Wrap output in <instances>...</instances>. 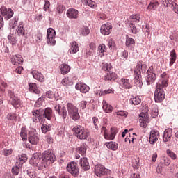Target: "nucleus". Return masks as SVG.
Here are the masks:
<instances>
[{"instance_id":"nucleus-1","label":"nucleus","mask_w":178,"mask_h":178,"mask_svg":"<svg viewBox=\"0 0 178 178\" xmlns=\"http://www.w3.org/2000/svg\"><path fill=\"white\" fill-rule=\"evenodd\" d=\"M161 83H157L156 86V90L154 92V101L155 102H162L165 99V90L163 88L168 87L169 81V75L166 72H163L161 75Z\"/></svg>"},{"instance_id":"nucleus-2","label":"nucleus","mask_w":178,"mask_h":178,"mask_svg":"<svg viewBox=\"0 0 178 178\" xmlns=\"http://www.w3.org/2000/svg\"><path fill=\"white\" fill-rule=\"evenodd\" d=\"M72 131L75 134L76 137L79 140H87V138L90 137V132L88 130L80 125L75 126L72 129Z\"/></svg>"},{"instance_id":"nucleus-3","label":"nucleus","mask_w":178,"mask_h":178,"mask_svg":"<svg viewBox=\"0 0 178 178\" xmlns=\"http://www.w3.org/2000/svg\"><path fill=\"white\" fill-rule=\"evenodd\" d=\"M30 165L35 168H38L41 170L44 168V161H42V155L41 153H35L29 161Z\"/></svg>"},{"instance_id":"nucleus-4","label":"nucleus","mask_w":178,"mask_h":178,"mask_svg":"<svg viewBox=\"0 0 178 178\" xmlns=\"http://www.w3.org/2000/svg\"><path fill=\"white\" fill-rule=\"evenodd\" d=\"M42 159L43 161L44 168H47L51 163H54L56 161L55 154L51 151H45L42 155Z\"/></svg>"},{"instance_id":"nucleus-5","label":"nucleus","mask_w":178,"mask_h":178,"mask_svg":"<svg viewBox=\"0 0 178 178\" xmlns=\"http://www.w3.org/2000/svg\"><path fill=\"white\" fill-rule=\"evenodd\" d=\"M67 109L68 112V115L72 118V120H79L80 119V114H79V108L76 107L72 103L67 104Z\"/></svg>"},{"instance_id":"nucleus-6","label":"nucleus","mask_w":178,"mask_h":178,"mask_svg":"<svg viewBox=\"0 0 178 178\" xmlns=\"http://www.w3.org/2000/svg\"><path fill=\"white\" fill-rule=\"evenodd\" d=\"M141 65H140V62L138 63L136 69L134 70V84L136 87H138L140 90L143 87V81L140 78V74H141Z\"/></svg>"},{"instance_id":"nucleus-7","label":"nucleus","mask_w":178,"mask_h":178,"mask_svg":"<svg viewBox=\"0 0 178 178\" xmlns=\"http://www.w3.org/2000/svg\"><path fill=\"white\" fill-rule=\"evenodd\" d=\"M112 171L109 169H106L105 166L98 164L95 167V174L98 177H101V176H105V175H111Z\"/></svg>"},{"instance_id":"nucleus-8","label":"nucleus","mask_w":178,"mask_h":178,"mask_svg":"<svg viewBox=\"0 0 178 178\" xmlns=\"http://www.w3.org/2000/svg\"><path fill=\"white\" fill-rule=\"evenodd\" d=\"M56 35V32L54 29L49 28L47 29V42L48 45H55V44H56V41L55 40Z\"/></svg>"},{"instance_id":"nucleus-9","label":"nucleus","mask_w":178,"mask_h":178,"mask_svg":"<svg viewBox=\"0 0 178 178\" xmlns=\"http://www.w3.org/2000/svg\"><path fill=\"white\" fill-rule=\"evenodd\" d=\"M67 170L74 177L79 176V167L77 166V163L74 161L70 162L67 164Z\"/></svg>"},{"instance_id":"nucleus-10","label":"nucleus","mask_w":178,"mask_h":178,"mask_svg":"<svg viewBox=\"0 0 178 178\" xmlns=\"http://www.w3.org/2000/svg\"><path fill=\"white\" fill-rule=\"evenodd\" d=\"M0 13L2 16H4V18L6 19V20L12 19L14 15L13 10L11 8H7L5 6H3L0 8Z\"/></svg>"},{"instance_id":"nucleus-11","label":"nucleus","mask_w":178,"mask_h":178,"mask_svg":"<svg viewBox=\"0 0 178 178\" xmlns=\"http://www.w3.org/2000/svg\"><path fill=\"white\" fill-rule=\"evenodd\" d=\"M112 32V24L107 22L102 25L100 33L102 35H109Z\"/></svg>"},{"instance_id":"nucleus-12","label":"nucleus","mask_w":178,"mask_h":178,"mask_svg":"<svg viewBox=\"0 0 178 178\" xmlns=\"http://www.w3.org/2000/svg\"><path fill=\"white\" fill-rule=\"evenodd\" d=\"M28 140L31 144L33 145H37L40 141V137H38V134L35 133L34 131H31L29 132V136Z\"/></svg>"},{"instance_id":"nucleus-13","label":"nucleus","mask_w":178,"mask_h":178,"mask_svg":"<svg viewBox=\"0 0 178 178\" xmlns=\"http://www.w3.org/2000/svg\"><path fill=\"white\" fill-rule=\"evenodd\" d=\"M32 114L33 115V122L35 123H42L43 119H42V109L39 110H35L32 112Z\"/></svg>"},{"instance_id":"nucleus-14","label":"nucleus","mask_w":178,"mask_h":178,"mask_svg":"<svg viewBox=\"0 0 178 178\" xmlns=\"http://www.w3.org/2000/svg\"><path fill=\"white\" fill-rule=\"evenodd\" d=\"M158 138H159V132L156 130H152L150 131V136H149V143L152 145L158 141Z\"/></svg>"},{"instance_id":"nucleus-15","label":"nucleus","mask_w":178,"mask_h":178,"mask_svg":"<svg viewBox=\"0 0 178 178\" xmlns=\"http://www.w3.org/2000/svg\"><path fill=\"white\" fill-rule=\"evenodd\" d=\"M76 90L81 91L82 93L86 94L90 91V86L83 83H78L75 86Z\"/></svg>"},{"instance_id":"nucleus-16","label":"nucleus","mask_w":178,"mask_h":178,"mask_svg":"<svg viewBox=\"0 0 178 178\" xmlns=\"http://www.w3.org/2000/svg\"><path fill=\"white\" fill-rule=\"evenodd\" d=\"M79 165L85 172L90 170V163L88 162V159L86 157L81 158L79 161Z\"/></svg>"},{"instance_id":"nucleus-17","label":"nucleus","mask_w":178,"mask_h":178,"mask_svg":"<svg viewBox=\"0 0 178 178\" xmlns=\"http://www.w3.org/2000/svg\"><path fill=\"white\" fill-rule=\"evenodd\" d=\"M42 119L45 118L47 120H51L53 116L52 108L47 107L44 110L42 109Z\"/></svg>"},{"instance_id":"nucleus-18","label":"nucleus","mask_w":178,"mask_h":178,"mask_svg":"<svg viewBox=\"0 0 178 178\" xmlns=\"http://www.w3.org/2000/svg\"><path fill=\"white\" fill-rule=\"evenodd\" d=\"M31 74L33 75V77L35 79V80H38L40 83H44L45 81V77L41 72L37 71V70H33L31 72Z\"/></svg>"},{"instance_id":"nucleus-19","label":"nucleus","mask_w":178,"mask_h":178,"mask_svg":"<svg viewBox=\"0 0 178 178\" xmlns=\"http://www.w3.org/2000/svg\"><path fill=\"white\" fill-rule=\"evenodd\" d=\"M66 15L69 19H77V17H79V10L74 8H70L67 10Z\"/></svg>"},{"instance_id":"nucleus-20","label":"nucleus","mask_w":178,"mask_h":178,"mask_svg":"<svg viewBox=\"0 0 178 178\" xmlns=\"http://www.w3.org/2000/svg\"><path fill=\"white\" fill-rule=\"evenodd\" d=\"M125 45L129 49L131 50L134 48V45H136V40L133 38H129V35H126Z\"/></svg>"},{"instance_id":"nucleus-21","label":"nucleus","mask_w":178,"mask_h":178,"mask_svg":"<svg viewBox=\"0 0 178 178\" xmlns=\"http://www.w3.org/2000/svg\"><path fill=\"white\" fill-rule=\"evenodd\" d=\"M11 63L14 65L19 66L23 63V58L21 56H13L11 57Z\"/></svg>"},{"instance_id":"nucleus-22","label":"nucleus","mask_w":178,"mask_h":178,"mask_svg":"<svg viewBox=\"0 0 178 178\" xmlns=\"http://www.w3.org/2000/svg\"><path fill=\"white\" fill-rule=\"evenodd\" d=\"M87 148H88L87 144L83 143L76 148V152L81 154L82 156H84L87 154Z\"/></svg>"},{"instance_id":"nucleus-23","label":"nucleus","mask_w":178,"mask_h":178,"mask_svg":"<svg viewBox=\"0 0 178 178\" xmlns=\"http://www.w3.org/2000/svg\"><path fill=\"white\" fill-rule=\"evenodd\" d=\"M58 115L63 122L69 120V115H67V110H66L65 107H62L61 111L58 113Z\"/></svg>"},{"instance_id":"nucleus-24","label":"nucleus","mask_w":178,"mask_h":178,"mask_svg":"<svg viewBox=\"0 0 178 178\" xmlns=\"http://www.w3.org/2000/svg\"><path fill=\"white\" fill-rule=\"evenodd\" d=\"M170 138H172V129H167L164 131L163 141H164V143H168Z\"/></svg>"},{"instance_id":"nucleus-25","label":"nucleus","mask_w":178,"mask_h":178,"mask_svg":"<svg viewBox=\"0 0 178 178\" xmlns=\"http://www.w3.org/2000/svg\"><path fill=\"white\" fill-rule=\"evenodd\" d=\"M145 80L147 86H149L152 84V83H155V80H156V74L151 73L147 74Z\"/></svg>"},{"instance_id":"nucleus-26","label":"nucleus","mask_w":178,"mask_h":178,"mask_svg":"<svg viewBox=\"0 0 178 178\" xmlns=\"http://www.w3.org/2000/svg\"><path fill=\"white\" fill-rule=\"evenodd\" d=\"M17 35L19 37H24L26 34V31L24 30V24H23V22H20L19 26L17 29Z\"/></svg>"},{"instance_id":"nucleus-27","label":"nucleus","mask_w":178,"mask_h":178,"mask_svg":"<svg viewBox=\"0 0 178 178\" xmlns=\"http://www.w3.org/2000/svg\"><path fill=\"white\" fill-rule=\"evenodd\" d=\"M118 79V75H116V73L113 72H110L109 73H107L106 75L104 76V80L106 81H115Z\"/></svg>"},{"instance_id":"nucleus-28","label":"nucleus","mask_w":178,"mask_h":178,"mask_svg":"<svg viewBox=\"0 0 178 178\" xmlns=\"http://www.w3.org/2000/svg\"><path fill=\"white\" fill-rule=\"evenodd\" d=\"M10 102L14 108H20L22 106V100L17 97H13Z\"/></svg>"},{"instance_id":"nucleus-29","label":"nucleus","mask_w":178,"mask_h":178,"mask_svg":"<svg viewBox=\"0 0 178 178\" xmlns=\"http://www.w3.org/2000/svg\"><path fill=\"white\" fill-rule=\"evenodd\" d=\"M120 86L122 88H131L130 81L127 79L122 78L120 81Z\"/></svg>"},{"instance_id":"nucleus-30","label":"nucleus","mask_w":178,"mask_h":178,"mask_svg":"<svg viewBox=\"0 0 178 178\" xmlns=\"http://www.w3.org/2000/svg\"><path fill=\"white\" fill-rule=\"evenodd\" d=\"M105 145L108 148V149H111L112 151H116L118 148L119 147V145L116 143L115 142H106L105 143Z\"/></svg>"},{"instance_id":"nucleus-31","label":"nucleus","mask_w":178,"mask_h":178,"mask_svg":"<svg viewBox=\"0 0 178 178\" xmlns=\"http://www.w3.org/2000/svg\"><path fill=\"white\" fill-rule=\"evenodd\" d=\"M70 54H76L79 52V44L76 42H72L70 43V47L69 50Z\"/></svg>"},{"instance_id":"nucleus-32","label":"nucleus","mask_w":178,"mask_h":178,"mask_svg":"<svg viewBox=\"0 0 178 178\" xmlns=\"http://www.w3.org/2000/svg\"><path fill=\"white\" fill-rule=\"evenodd\" d=\"M102 105L103 110L106 112V113H111V112H112L113 108L112 107V106L109 105V104H108L106 101L104 100L102 102Z\"/></svg>"},{"instance_id":"nucleus-33","label":"nucleus","mask_w":178,"mask_h":178,"mask_svg":"<svg viewBox=\"0 0 178 178\" xmlns=\"http://www.w3.org/2000/svg\"><path fill=\"white\" fill-rule=\"evenodd\" d=\"M116 134H118V128L113 127L111 129V134H108V137L106 140H114L115 137H116Z\"/></svg>"},{"instance_id":"nucleus-34","label":"nucleus","mask_w":178,"mask_h":178,"mask_svg":"<svg viewBox=\"0 0 178 178\" xmlns=\"http://www.w3.org/2000/svg\"><path fill=\"white\" fill-rule=\"evenodd\" d=\"M60 70L62 74H67V73L70 72V66H69L67 64H62L60 66Z\"/></svg>"},{"instance_id":"nucleus-35","label":"nucleus","mask_w":178,"mask_h":178,"mask_svg":"<svg viewBox=\"0 0 178 178\" xmlns=\"http://www.w3.org/2000/svg\"><path fill=\"white\" fill-rule=\"evenodd\" d=\"M29 90L31 91V92H34L35 94H40V90H38L36 83H29Z\"/></svg>"},{"instance_id":"nucleus-36","label":"nucleus","mask_w":178,"mask_h":178,"mask_svg":"<svg viewBox=\"0 0 178 178\" xmlns=\"http://www.w3.org/2000/svg\"><path fill=\"white\" fill-rule=\"evenodd\" d=\"M170 66H172L173 63H175V62H176V58H177V55H176V51L172 50L170 52Z\"/></svg>"},{"instance_id":"nucleus-37","label":"nucleus","mask_w":178,"mask_h":178,"mask_svg":"<svg viewBox=\"0 0 178 178\" xmlns=\"http://www.w3.org/2000/svg\"><path fill=\"white\" fill-rule=\"evenodd\" d=\"M80 33L83 37H87L90 34V29L88 26H83L81 29Z\"/></svg>"},{"instance_id":"nucleus-38","label":"nucleus","mask_w":178,"mask_h":178,"mask_svg":"<svg viewBox=\"0 0 178 178\" xmlns=\"http://www.w3.org/2000/svg\"><path fill=\"white\" fill-rule=\"evenodd\" d=\"M159 3H158V1H153L152 2H150V3L149 4L147 9H149V10H155V9H156V8H158Z\"/></svg>"},{"instance_id":"nucleus-39","label":"nucleus","mask_w":178,"mask_h":178,"mask_svg":"<svg viewBox=\"0 0 178 178\" xmlns=\"http://www.w3.org/2000/svg\"><path fill=\"white\" fill-rule=\"evenodd\" d=\"M20 137L22 140L27 141V130H26V128L22 127L21 129Z\"/></svg>"},{"instance_id":"nucleus-40","label":"nucleus","mask_w":178,"mask_h":178,"mask_svg":"<svg viewBox=\"0 0 178 178\" xmlns=\"http://www.w3.org/2000/svg\"><path fill=\"white\" fill-rule=\"evenodd\" d=\"M6 87H8V84L5 82L0 84V97H3L5 95V88Z\"/></svg>"},{"instance_id":"nucleus-41","label":"nucleus","mask_w":178,"mask_h":178,"mask_svg":"<svg viewBox=\"0 0 178 178\" xmlns=\"http://www.w3.org/2000/svg\"><path fill=\"white\" fill-rule=\"evenodd\" d=\"M140 127L145 129L147 124L149 123V119H139Z\"/></svg>"},{"instance_id":"nucleus-42","label":"nucleus","mask_w":178,"mask_h":178,"mask_svg":"<svg viewBox=\"0 0 178 178\" xmlns=\"http://www.w3.org/2000/svg\"><path fill=\"white\" fill-rule=\"evenodd\" d=\"M8 120H12L13 122H16L17 120V115L15 113H10L7 115Z\"/></svg>"},{"instance_id":"nucleus-43","label":"nucleus","mask_w":178,"mask_h":178,"mask_svg":"<svg viewBox=\"0 0 178 178\" xmlns=\"http://www.w3.org/2000/svg\"><path fill=\"white\" fill-rule=\"evenodd\" d=\"M17 22H19V17H15L13 19L10 21V27H11V29H15L17 25Z\"/></svg>"},{"instance_id":"nucleus-44","label":"nucleus","mask_w":178,"mask_h":178,"mask_svg":"<svg viewBox=\"0 0 178 178\" xmlns=\"http://www.w3.org/2000/svg\"><path fill=\"white\" fill-rule=\"evenodd\" d=\"M99 56L100 58H102L104 56V52H106V46L105 44H102L99 46Z\"/></svg>"},{"instance_id":"nucleus-45","label":"nucleus","mask_w":178,"mask_h":178,"mask_svg":"<svg viewBox=\"0 0 178 178\" xmlns=\"http://www.w3.org/2000/svg\"><path fill=\"white\" fill-rule=\"evenodd\" d=\"M131 101L134 105H139V104H141V98L138 96L133 97L131 99Z\"/></svg>"},{"instance_id":"nucleus-46","label":"nucleus","mask_w":178,"mask_h":178,"mask_svg":"<svg viewBox=\"0 0 178 178\" xmlns=\"http://www.w3.org/2000/svg\"><path fill=\"white\" fill-rule=\"evenodd\" d=\"M41 130H42V133H43V134H47V131H49L51 130V127L44 124L41 127Z\"/></svg>"},{"instance_id":"nucleus-47","label":"nucleus","mask_w":178,"mask_h":178,"mask_svg":"<svg viewBox=\"0 0 178 178\" xmlns=\"http://www.w3.org/2000/svg\"><path fill=\"white\" fill-rule=\"evenodd\" d=\"M45 101V97L42 96L41 97L38 98V99L36 101L35 105L38 107L40 108L42 105V102Z\"/></svg>"},{"instance_id":"nucleus-48","label":"nucleus","mask_w":178,"mask_h":178,"mask_svg":"<svg viewBox=\"0 0 178 178\" xmlns=\"http://www.w3.org/2000/svg\"><path fill=\"white\" fill-rule=\"evenodd\" d=\"M102 70L105 72H111V70H112V65H111V63H104L102 65Z\"/></svg>"},{"instance_id":"nucleus-49","label":"nucleus","mask_w":178,"mask_h":178,"mask_svg":"<svg viewBox=\"0 0 178 178\" xmlns=\"http://www.w3.org/2000/svg\"><path fill=\"white\" fill-rule=\"evenodd\" d=\"M27 175L31 178L37 177V172L34 170H27Z\"/></svg>"},{"instance_id":"nucleus-50","label":"nucleus","mask_w":178,"mask_h":178,"mask_svg":"<svg viewBox=\"0 0 178 178\" xmlns=\"http://www.w3.org/2000/svg\"><path fill=\"white\" fill-rule=\"evenodd\" d=\"M66 8L63 5H58L56 8V11L59 15H62L63 13L64 10H65Z\"/></svg>"},{"instance_id":"nucleus-51","label":"nucleus","mask_w":178,"mask_h":178,"mask_svg":"<svg viewBox=\"0 0 178 178\" xmlns=\"http://www.w3.org/2000/svg\"><path fill=\"white\" fill-rule=\"evenodd\" d=\"M46 96L50 99H56V97H55V93L51 90L46 92Z\"/></svg>"},{"instance_id":"nucleus-52","label":"nucleus","mask_w":178,"mask_h":178,"mask_svg":"<svg viewBox=\"0 0 178 178\" xmlns=\"http://www.w3.org/2000/svg\"><path fill=\"white\" fill-rule=\"evenodd\" d=\"M8 39L9 40V42L12 44V45H15V44H16V39L15 38V37L13 36V35L10 34L8 36Z\"/></svg>"},{"instance_id":"nucleus-53","label":"nucleus","mask_w":178,"mask_h":178,"mask_svg":"<svg viewBox=\"0 0 178 178\" xmlns=\"http://www.w3.org/2000/svg\"><path fill=\"white\" fill-rule=\"evenodd\" d=\"M167 155H168L171 159H176V158H177L176 154H175V152H172L170 149L167 150Z\"/></svg>"},{"instance_id":"nucleus-54","label":"nucleus","mask_w":178,"mask_h":178,"mask_svg":"<svg viewBox=\"0 0 178 178\" xmlns=\"http://www.w3.org/2000/svg\"><path fill=\"white\" fill-rule=\"evenodd\" d=\"M12 152H13V150L12 149H3V155L5 156H9V155H12Z\"/></svg>"},{"instance_id":"nucleus-55","label":"nucleus","mask_w":178,"mask_h":178,"mask_svg":"<svg viewBox=\"0 0 178 178\" xmlns=\"http://www.w3.org/2000/svg\"><path fill=\"white\" fill-rule=\"evenodd\" d=\"M85 3L88 5V6H90V8H95L97 4L92 0H86Z\"/></svg>"},{"instance_id":"nucleus-56","label":"nucleus","mask_w":178,"mask_h":178,"mask_svg":"<svg viewBox=\"0 0 178 178\" xmlns=\"http://www.w3.org/2000/svg\"><path fill=\"white\" fill-rule=\"evenodd\" d=\"M130 19L134 20V22H136V23H138V22H140V15L138 14L132 15L130 17Z\"/></svg>"},{"instance_id":"nucleus-57","label":"nucleus","mask_w":178,"mask_h":178,"mask_svg":"<svg viewBox=\"0 0 178 178\" xmlns=\"http://www.w3.org/2000/svg\"><path fill=\"white\" fill-rule=\"evenodd\" d=\"M12 173L13 175H15V176H17L19 173H20V168H19V166H15L12 168Z\"/></svg>"},{"instance_id":"nucleus-58","label":"nucleus","mask_w":178,"mask_h":178,"mask_svg":"<svg viewBox=\"0 0 178 178\" xmlns=\"http://www.w3.org/2000/svg\"><path fill=\"white\" fill-rule=\"evenodd\" d=\"M140 70L142 73H145L147 71V65L144 62L140 61Z\"/></svg>"},{"instance_id":"nucleus-59","label":"nucleus","mask_w":178,"mask_h":178,"mask_svg":"<svg viewBox=\"0 0 178 178\" xmlns=\"http://www.w3.org/2000/svg\"><path fill=\"white\" fill-rule=\"evenodd\" d=\"M129 27L133 34H137V28H136V26L133 23L129 24Z\"/></svg>"},{"instance_id":"nucleus-60","label":"nucleus","mask_w":178,"mask_h":178,"mask_svg":"<svg viewBox=\"0 0 178 178\" xmlns=\"http://www.w3.org/2000/svg\"><path fill=\"white\" fill-rule=\"evenodd\" d=\"M51 6V3L48 0H44V6L43 8L44 10L47 12L48 9H49V7Z\"/></svg>"},{"instance_id":"nucleus-61","label":"nucleus","mask_w":178,"mask_h":178,"mask_svg":"<svg viewBox=\"0 0 178 178\" xmlns=\"http://www.w3.org/2000/svg\"><path fill=\"white\" fill-rule=\"evenodd\" d=\"M101 132L103 133L104 137L106 140L108 138L106 127H102V129H101Z\"/></svg>"},{"instance_id":"nucleus-62","label":"nucleus","mask_w":178,"mask_h":178,"mask_svg":"<svg viewBox=\"0 0 178 178\" xmlns=\"http://www.w3.org/2000/svg\"><path fill=\"white\" fill-rule=\"evenodd\" d=\"M115 113L118 116H124V118L127 116V113L124 111H118Z\"/></svg>"},{"instance_id":"nucleus-63","label":"nucleus","mask_w":178,"mask_h":178,"mask_svg":"<svg viewBox=\"0 0 178 178\" xmlns=\"http://www.w3.org/2000/svg\"><path fill=\"white\" fill-rule=\"evenodd\" d=\"M61 83L64 86H70V81H69V78H64L62 80Z\"/></svg>"},{"instance_id":"nucleus-64","label":"nucleus","mask_w":178,"mask_h":178,"mask_svg":"<svg viewBox=\"0 0 178 178\" xmlns=\"http://www.w3.org/2000/svg\"><path fill=\"white\" fill-rule=\"evenodd\" d=\"M155 74V66L152 65L147 70V74Z\"/></svg>"}]
</instances>
